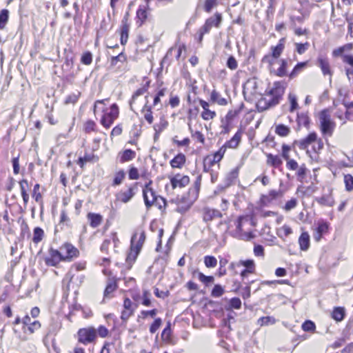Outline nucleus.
<instances>
[{"mask_svg":"<svg viewBox=\"0 0 353 353\" xmlns=\"http://www.w3.org/2000/svg\"><path fill=\"white\" fill-rule=\"evenodd\" d=\"M319 128L323 135L331 137L335 130L336 123L330 109H324L319 113Z\"/></svg>","mask_w":353,"mask_h":353,"instance_id":"obj_1","label":"nucleus"},{"mask_svg":"<svg viewBox=\"0 0 353 353\" xmlns=\"http://www.w3.org/2000/svg\"><path fill=\"white\" fill-rule=\"evenodd\" d=\"M145 240V234L143 230H138L131 238L130 252L128 254L126 261L128 263L134 262L140 252Z\"/></svg>","mask_w":353,"mask_h":353,"instance_id":"obj_2","label":"nucleus"},{"mask_svg":"<svg viewBox=\"0 0 353 353\" xmlns=\"http://www.w3.org/2000/svg\"><path fill=\"white\" fill-rule=\"evenodd\" d=\"M102 110L103 114L101 119L100 123L104 128L108 129L119 117V108L116 103H113L110 105L109 109L105 110V108H103Z\"/></svg>","mask_w":353,"mask_h":353,"instance_id":"obj_3","label":"nucleus"},{"mask_svg":"<svg viewBox=\"0 0 353 353\" xmlns=\"http://www.w3.org/2000/svg\"><path fill=\"white\" fill-rule=\"evenodd\" d=\"M77 340L83 345H88L94 343L97 339V330L93 327L81 328L78 330Z\"/></svg>","mask_w":353,"mask_h":353,"instance_id":"obj_4","label":"nucleus"},{"mask_svg":"<svg viewBox=\"0 0 353 353\" xmlns=\"http://www.w3.org/2000/svg\"><path fill=\"white\" fill-rule=\"evenodd\" d=\"M285 87L282 82L276 81L274 83L273 88L269 91V94L272 97L268 101L269 106L276 105L280 102L285 92Z\"/></svg>","mask_w":353,"mask_h":353,"instance_id":"obj_5","label":"nucleus"},{"mask_svg":"<svg viewBox=\"0 0 353 353\" xmlns=\"http://www.w3.org/2000/svg\"><path fill=\"white\" fill-rule=\"evenodd\" d=\"M225 152V149L224 147H221L213 155L206 157L203 161V171L210 172L212 170V168L218 164L222 159Z\"/></svg>","mask_w":353,"mask_h":353,"instance_id":"obj_6","label":"nucleus"},{"mask_svg":"<svg viewBox=\"0 0 353 353\" xmlns=\"http://www.w3.org/2000/svg\"><path fill=\"white\" fill-rule=\"evenodd\" d=\"M152 181H150L145 184L143 189V196L144 203L147 208H150L154 204V201L156 200L158 195L156 194L155 191L150 187Z\"/></svg>","mask_w":353,"mask_h":353,"instance_id":"obj_7","label":"nucleus"},{"mask_svg":"<svg viewBox=\"0 0 353 353\" xmlns=\"http://www.w3.org/2000/svg\"><path fill=\"white\" fill-rule=\"evenodd\" d=\"M61 261H64L63 254L52 248L50 249L49 256L45 259V263L48 266H56Z\"/></svg>","mask_w":353,"mask_h":353,"instance_id":"obj_8","label":"nucleus"},{"mask_svg":"<svg viewBox=\"0 0 353 353\" xmlns=\"http://www.w3.org/2000/svg\"><path fill=\"white\" fill-rule=\"evenodd\" d=\"M244 219L243 216H239L236 222V231L234 232V236L239 239L249 241L254 237V235L252 232H244L242 233V221Z\"/></svg>","mask_w":353,"mask_h":353,"instance_id":"obj_9","label":"nucleus"},{"mask_svg":"<svg viewBox=\"0 0 353 353\" xmlns=\"http://www.w3.org/2000/svg\"><path fill=\"white\" fill-rule=\"evenodd\" d=\"M222 21V16L220 13H215L214 16L206 19L204 25L202 26L204 32H209L212 27L219 28Z\"/></svg>","mask_w":353,"mask_h":353,"instance_id":"obj_10","label":"nucleus"},{"mask_svg":"<svg viewBox=\"0 0 353 353\" xmlns=\"http://www.w3.org/2000/svg\"><path fill=\"white\" fill-rule=\"evenodd\" d=\"M316 65L321 68V72L324 76H330V81H331V77L333 72L331 69L328 59L323 56H319L316 60Z\"/></svg>","mask_w":353,"mask_h":353,"instance_id":"obj_11","label":"nucleus"},{"mask_svg":"<svg viewBox=\"0 0 353 353\" xmlns=\"http://www.w3.org/2000/svg\"><path fill=\"white\" fill-rule=\"evenodd\" d=\"M61 252L64 256V261H70L72 258L77 257L79 250L72 244L65 243L61 248Z\"/></svg>","mask_w":353,"mask_h":353,"instance_id":"obj_12","label":"nucleus"},{"mask_svg":"<svg viewBox=\"0 0 353 353\" xmlns=\"http://www.w3.org/2000/svg\"><path fill=\"white\" fill-rule=\"evenodd\" d=\"M221 212L216 209L205 207L203 209V219L205 222L211 221L216 218H221Z\"/></svg>","mask_w":353,"mask_h":353,"instance_id":"obj_13","label":"nucleus"},{"mask_svg":"<svg viewBox=\"0 0 353 353\" xmlns=\"http://www.w3.org/2000/svg\"><path fill=\"white\" fill-rule=\"evenodd\" d=\"M317 135L315 132L310 133L305 138L296 141L294 144L298 145L301 150H305L307 146L316 141Z\"/></svg>","mask_w":353,"mask_h":353,"instance_id":"obj_14","label":"nucleus"},{"mask_svg":"<svg viewBox=\"0 0 353 353\" xmlns=\"http://www.w3.org/2000/svg\"><path fill=\"white\" fill-rule=\"evenodd\" d=\"M135 185L128 188L125 191H120L117 194V199L122 203H128L135 194Z\"/></svg>","mask_w":353,"mask_h":353,"instance_id":"obj_15","label":"nucleus"},{"mask_svg":"<svg viewBox=\"0 0 353 353\" xmlns=\"http://www.w3.org/2000/svg\"><path fill=\"white\" fill-rule=\"evenodd\" d=\"M190 182V179L188 176H181L176 174L170 179V183L172 188L174 189L176 187L183 188L186 186Z\"/></svg>","mask_w":353,"mask_h":353,"instance_id":"obj_16","label":"nucleus"},{"mask_svg":"<svg viewBox=\"0 0 353 353\" xmlns=\"http://www.w3.org/2000/svg\"><path fill=\"white\" fill-rule=\"evenodd\" d=\"M199 101L203 109L201 113L202 119L205 121L214 119L216 117V112L209 109V103L203 99H199Z\"/></svg>","mask_w":353,"mask_h":353,"instance_id":"obj_17","label":"nucleus"},{"mask_svg":"<svg viewBox=\"0 0 353 353\" xmlns=\"http://www.w3.org/2000/svg\"><path fill=\"white\" fill-rule=\"evenodd\" d=\"M128 13L125 14L124 18L122 20V26L121 28V43L122 45H125L128 39V32H129V25L127 23V17Z\"/></svg>","mask_w":353,"mask_h":353,"instance_id":"obj_18","label":"nucleus"},{"mask_svg":"<svg viewBox=\"0 0 353 353\" xmlns=\"http://www.w3.org/2000/svg\"><path fill=\"white\" fill-rule=\"evenodd\" d=\"M285 38L283 37L279 41L276 46L271 47V54H272L273 57L278 59L281 56L285 48Z\"/></svg>","mask_w":353,"mask_h":353,"instance_id":"obj_19","label":"nucleus"},{"mask_svg":"<svg viewBox=\"0 0 353 353\" xmlns=\"http://www.w3.org/2000/svg\"><path fill=\"white\" fill-rule=\"evenodd\" d=\"M87 217L90 221V225L93 228H96L99 226L103 221L102 216L97 213L89 212Z\"/></svg>","mask_w":353,"mask_h":353,"instance_id":"obj_20","label":"nucleus"},{"mask_svg":"<svg viewBox=\"0 0 353 353\" xmlns=\"http://www.w3.org/2000/svg\"><path fill=\"white\" fill-rule=\"evenodd\" d=\"M310 117L307 113L301 112L297 113L296 116V122L298 128L299 129L301 127H305L306 128H309L310 125Z\"/></svg>","mask_w":353,"mask_h":353,"instance_id":"obj_21","label":"nucleus"},{"mask_svg":"<svg viewBox=\"0 0 353 353\" xmlns=\"http://www.w3.org/2000/svg\"><path fill=\"white\" fill-rule=\"evenodd\" d=\"M316 201L319 204L321 205L332 207L334 204V199L331 192L327 194H324L321 197L316 198Z\"/></svg>","mask_w":353,"mask_h":353,"instance_id":"obj_22","label":"nucleus"},{"mask_svg":"<svg viewBox=\"0 0 353 353\" xmlns=\"http://www.w3.org/2000/svg\"><path fill=\"white\" fill-rule=\"evenodd\" d=\"M185 156L179 153L170 161V165L173 168H181L185 163Z\"/></svg>","mask_w":353,"mask_h":353,"instance_id":"obj_23","label":"nucleus"},{"mask_svg":"<svg viewBox=\"0 0 353 353\" xmlns=\"http://www.w3.org/2000/svg\"><path fill=\"white\" fill-rule=\"evenodd\" d=\"M97 160V157L92 152L85 153L83 157L79 158L77 163L81 168H83L84 164L90 162H94Z\"/></svg>","mask_w":353,"mask_h":353,"instance_id":"obj_24","label":"nucleus"},{"mask_svg":"<svg viewBox=\"0 0 353 353\" xmlns=\"http://www.w3.org/2000/svg\"><path fill=\"white\" fill-rule=\"evenodd\" d=\"M299 243L301 250L306 251L310 247V235L307 232H303L299 239Z\"/></svg>","mask_w":353,"mask_h":353,"instance_id":"obj_25","label":"nucleus"},{"mask_svg":"<svg viewBox=\"0 0 353 353\" xmlns=\"http://www.w3.org/2000/svg\"><path fill=\"white\" fill-rule=\"evenodd\" d=\"M307 65V61L298 63L288 74L289 78L292 79L296 77L306 68Z\"/></svg>","mask_w":353,"mask_h":353,"instance_id":"obj_26","label":"nucleus"},{"mask_svg":"<svg viewBox=\"0 0 353 353\" xmlns=\"http://www.w3.org/2000/svg\"><path fill=\"white\" fill-rule=\"evenodd\" d=\"M241 139V133L240 132H236V134L232 137V138L227 141L224 145L222 147H224L225 149L226 148H235L238 146L240 141Z\"/></svg>","mask_w":353,"mask_h":353,"instance_id":"obj_27","label":"nucleus"},{"mask_svg":"<svg viewBox=\"0 0 353 353\" xmlns=\"http://www.w3.org/2000/svg\"><path fill=\"white\" fill-rule=\"evenodd\" d=\"M283 191L281 190H270L267 195H263L261 198L263 202H269L271 200L275 199L276 198L283 196Z\"/></svg>","mask_w":353,"mask_h":353,"instance_id":"obj_28","label":"nucleus"},{"mask_svg":"<svg viewBox=\"0 0 353 353\" xmlns=\"http://www.w3.org/2000/svg\"><path fill=\"white\" fill-rule=\"evenodd\" d=\"M210 99L213 103H216L220 105H225L228 103L227 100L221 97L219 92H218L216 90H213L210 94Z\"/></svg>","mask_w":353,"mask_h":353,"instance_id":"obj_29","label":"nucleus"},{"mask_svg":"<svg viewBox=\"0 0 353 353\" xmlns=\"http://www.w3.org/2000/svg\"><path fill=\"white\" fill-rule=\"evenodd\" d=\"M148 101H147L145 105L143 108L142 112L143 113L144 119L149 124H152L154 121L152 112V106L148 105Z\"/></svg>","mask_w":353,"mask_h":353,"instance_id":"obj_30","label":"nucleus"},{"mask_svg":"<svg viewBox=\"0 0 353 353\" xmlns=\"http://www.w3.org/2000/svg\"><path fill=\"white\" fill-rule=\"evenodd\" d=\"M290 128L287 125L283 124H278L275 125V133L280 137H287L290 134Z\"/></svg>","mask_w":353,"mask_h":353,"instance_id":"obj_31","label":"nucleus"},{"mask_svg":"<svg viewBox=\"0 0 353 353\" xmlns=\"http://www.w3.org/2000/svg\"><path fill=\"white\" fill-rule=\"evenodd\" d=\"M117 288V284L114 281H109L104 290V299L110 298L111 294Z\"/></svg>","mask_w":353,"mask_h":353,"instance_id":"obj_32","label":"nucleus"},{"mask_svg":"<svg viewBox=\"0 0 353 353\" xmlns=\"http://www.w3.org/2000/svg\"><path fill=\"white\" fill-rule=\"evenodd\" d=\"M267 157H268L267 163L268 164L272 165L274 168L279 167L283 163L281 159L277 155H273L272 154H268L267 155Z\"/></svg>","mask_w":353,"mask_h":353,"instance_id":"obj_33","label":"nucleus"},{"mask_svg":"<svg viewBox=\"0 0 353 353\" xmlns=\"http://www.w3.org/2000/svg\"><path fill=\"white\" fill-rule=\"evenodd\" d=\"M136 153L131 149L125 150L121 155L120 161L124 163L135 158Z\"/></svg>","mask_w":353,"mask_h":353,"instance_id":"obj_34","label":"nucleus"},{"mask_svg":"<svg viewBox=\"0 0 353 353\" xmlns=\"http://www.w3.org/2000/svg\"><path fill=\"white\" fill-rule=\"evenodd\" d=\"M353 49L352 43H347L341 47L334 49L332 52L334 57L343 56V52L345 51H350Z\"/></svg>","mask_w":353,"mask_h":353,"instance_id":"obj_35","label":"nucleus"},{"mask_svg":"<svg viewBox=\"0 0 353 353\" xmlns=\"http://www.w3.org/2000/svg\"><path fill=\"white\" fill-rule=\"evenodd\" d=\"M345 316V310L343 307H335L332 312V317L336 321H341Z\"/></svg>","mask_w":353,"mask_h":353,"instance_id":"obj_36","label":"nucleus"},{"mask_svg":"<svg viewBox=\"0 0 353 353\" xmlns=\"http://www.w3.org/2000/svg\"><path fill=\"white\" fill-rule=\"evenodd\" d=\"M43 236H44V232H43V230L41 228H39V227H36L34 229V232H33L32 241L34 243L37 244L40 241H42Z\"/></svg>","mask_w":353,"mask_h":353,"instance_id":"obj_37","label":"nucleus"},{"mask_svg":"<svg viewBox=\"0 0 353 353\" xmlns=\"http://www.w3.org/2000/svg\"><path fill=\"white\" fill-rule=\"evenodd\" d=\"M288 61L285 59L281 60V65L275 72L278 77H283L287 75Z\"/></svg>","mask_w":353,"mask_h":353,"instance_id":"obj_38","label":"nucleus"},{"mask_svg":"<svg viewBox=\"0 0 353 353\" xmlns=\"http://www.w3.org/2000/svg\"><path fill=\"white\" fill-rule=\"evenodd\" d=\"M9 11L7 9H3L0 12V29L3 30L8 21Z\"/></svg>","mask_w":353,"mask_h":353,"instance_id":"obj_39","label":"nucleus"},{"mask_svg":"<svg viewBox=\"0 0 353 353\" xmlns=\"http://www.w3.org/2000/svg\"><path fill=\"white\" fill-rule=\"evenodd\" d=\"M137 17L141 21V24L145 21L147 19L146 6H139L137 11Z\"/></svg>","mask_w":353,"mask_h":353,"instance_id":"obj_40","label":"nucleus"},{"mask_svg":"<svg viewBox=\"0 0 353 353\" xmlns=\"http://www.w3.org/2000/svg\"><path fill=\"white\" fill-rule=\"evenodd\" d=\"M288 99L290 103V112H293L299 108V104L297 103V98L294 94L290 93L288 94Z\"/></svg>","mask_w":353,"mask_h":353,"instance_id":"obj_41","label":"nucleus"},{"mask_svg":"<svg viewBox=\"0 0 353 353\" xmlns=\"http://www.w3.org/2000/svg\"><path fill=\"white\" fill-rule=\"evenodd\" d=\"M292 229L287 225H284L283 227L277 230V234L281 238L286 237L292 234Z\"/></svg>","mask_w":353,"mask_h":353,"instance_id":"obj_42","label":"nucleus"},{"mask_svg":"<svg viewBox=\"0 0 353 353\" xmlns=\"http://www.w3.org/2000/svg\"><path fill=\"white\" fill-rule=\"evenodd\" d=\"M344 183L347 191L351 192L353 190V176L351 174H345Z\"/></svg>","mask_w":353,"mask_h":353,"instance_id":"obj_43","label":"nucleus"},{"mask_svg":"<svg viewBox=\"0 0 353 353\" xmlns=\"http://www.w3.org/2000/svg\"><path fill=\"white\" fill-rule=\"evenodd\" d=\"M83 129L86 133H90L91 132H96L97 131V124L92 120H88L84 123Z\"/></svg>","mask_w":353,"mask_h":353,"instance_id":"obj_44","label":"nucleus"},{"mask_svg":"<svg viewBox=\"0 0 353 353\" xmlns=\"http://www.w3.org/2000/svg\"><path fill=\"white\" fill-rule=\"evenodd\" d=\"M296 52L299 54H304L310 48V43L305 42L304 43H295Z\"/></svg>","mask_w":353,"mask_h":353,"instance_id":"obj_45","label":"nucleus"},{"mask_svg":"<svg viewBox=\"0 0 353 353\" xmlns=\"http://www.w3.org/2000/svg\"><path fill=\"white\" fill-rule=\"evenodd\" d=\"M168 125V121L163 119L161 118L160 121L158 123L154 125L153 128L155 132H162L164 130Z\"/></svg>","mask_w":353,"mask_h":353,"instance_id":"obj_46","label":"nucleus"},{"mask_svg":"<svg viewBox=\"0 0 353 353\" xmlns=\"http://www.w3.org/2000/svg\"><path fill=\"white\" fill-rule=\"evenodd\" d=\"M151 294L150 293L149 291L148 290H144L143 292V295H142V299H141V304L145 305V306H147V307H149L152 304V302H151Z\"/></svg>","mask_w":353,"mask_h":353,"instance_id":"obj_47","label":"nucleus"},{"mask_svg":"<svg viewBox=\"0 0 353 353\" xmlns=\"http://www.w3.org/2000/svg\"><path fill=\"white\" fill-rule=\"evenodd\" d=\"M261 325H273L276 322V319L273 316H263L258 320Z\"/></svg>","mask_w":353,"mask_h":353,"instance_id":"obj_48","label":"nucleus"},{"mask_svg":"<svg viewBox=\"0 0 353 353\" xmlns=\"http://www.w3.org/2000/svg\"><path fill=\"white\" fill-rule=\"evenodd\" d=\"M161 338L162 340L165 342L170 343L171 341V329L170 323H168L163 330L161 333Z\"/></svg>","mask_w":353,"mask_h":353,"instance_id":"obj_49","label":"nucleus"},{"mask_svg":"<svg viewBox=\"0 0 353 353\" xmlns=\"http://www.w3.org/2000/svg\"><path fill=\"white\" fill-rule=\"evenodd\" d=\"M239 265H241L244 267H245L246 270H248L251 272H254L255 271V264L253 260L248 259V260H241L239 261Z\"/></svg>","mask_w":353,"mask_h":353,"instance_id":"obj_50","label":"nucleus"},{"mask_svg":"<svg viewBox=\"0 0 353 353\" xmlns=\"http://www.w3.org/2000/svg\"><path fill=\"white\" fill-rule=\"evenodd\" d=\"M204 263L207 268H214L217 265V260L214 256H206L204 258Z\"/></svg>","mask_w":353,"mask_h":353,"instance_id":"obj_51","label":"nucleus"},{"mask_svg":"<svg viewBox=\"0 0 353 353\" xmlns=\"http://www.w3.org/2000/svg\"><path fill=\"white\" fill-rule=\"evenodd\" d=\"M125 176V173L123 170H120L118 172L116 173L114 181H113V185H120L123 180L124 179Z\"/></svg>","mask_w":353,"mask_h":353,"instance_id":"obj_52","label":"nucleus"},{"mask_svg":"<svg viewBox=\"0 0 353 353\" xmlns=\"http://www.w3.org/2000/svg\"><path fill=\"white\" fill-rule=\"evenodd\" d=\"M301 327L305 332H314L316 329L315 323L310 320L305 321Z\"/></svg>","mask_w":353,"mask_h":353,"instance_id":"obj_53","label":"nucleus"},{"mask_svg":"<svg viewBox=\"0 0 353 353\" xmlns=\"http://www.w3.org/2000/svg\"><path fill=\"white\" fill-rule=\"evenodd\" d=\"M148 90V88L146 86H143L141 88H139L132 95V100L130 101V106H131V108L132 109V103H134L135 102V100L136 99L139 97V96H141L143 95V94H145Z\"/></svg>","mask_w":353,"mask_h":353,"instance_id":"obj_54","label":"nucleus"},{"mask_svg":"<svg viewBox=\"0 0 353 353\" xmlns=\"http://www.w3.org/2000/svg\"><path fill=\"white\" fill-rule=\"evenodd\" d=\"M201 181V176H197L196 181L194 183L193 188L190 190V192H192L195 195L196 197L198 196L199 192L200 190Z\"/></svg>","mask_w":353,"mask_h":353,"instance_id":"obj_55","label":"nucleus"},{"mask_svg":"<svg viewBox=\"0 0 353 353\" xmlns=\"http://www.w3.org/2000/svg\"><path fill=\"white\" fill-rule=\"evenodd\" d=\"M188 125H189V130H190V132L192 133V138L197 140L198 141H199L201 143H204V141H205L204 135L199 131H196V132H193L190 123H188Z\"/></svg>","mask_w":353,"mask_h":353,"instance_id":"obj_56","label":"nucleus"},{"mask_svg":"<svg viewBox=\"0 0 353 353\" xmlns=\"http://www.w3.org/2000/svg\"><path fill=\"white\" fill-rule=\"evenodd\" d=\"M223 293H224V290L222 288V286L221 285L216 284L213 288L211 295L213 297L217 298V297L221 296L223 294Z\"/></svg>","mask_w":353,"mask_h":353,"instance_id":"obj_57","label":"nucleus"},{"mask_svg":"<svg viewBox=\"0 0 353 353\" xmlns=\"http://www.w3.org/2000/svg\"><path fill=\"white\" fill-rule=\"evenodd\" d=\"M198 277L200 281L203 283L205 285H208L214 281V277L212 276H205L202 272L198 273Z\"/></svg>","mask_w":353,"mask_h":353,"instance_id":"obj_58","label":"nucleus"},{"mask_svg":"<svg viewBox=\"0 0 353 353\" xmlns=\"http://www.w3.org/2000/svg\"><path fill=\"white\" fill-rule=\"evenodd\" d=\"M81 61L85 65H90L92 61V54L90 52H86L83 54Z\"/></svg>","mask_w":353,"mask_h":353,"instance_id":"obj_59","label":"nucleus"},{"mask_svg":"<svg viewBox=\"0 0 353 353\" xmlns=\"http://www.w3.org/2000/svg\"><path fill=\"white\" fill-rule=\"evenodd\" d=\"M226 65L232 70H234L238 68V63L233 56H230L228 59Z\"/></svg>","mask_w":353,"mask_h":353,"instance_id":"obj_60","label":"nucleus"},{"mask_svg":"<svg viewBox=\"0 0 353 353\" xmlns=\"http://www.w3.org/2000/svg\"><path fill=\"white\" fill-rule=\"evenodd\" d=\"M296 205H297V199L295 198H292L285 203L283 209L285 211H290L291 210L296 208Z\"/></svg>","mask_w":353,"mask_h":353,"instance_id":"obj_61","label":"nucleus"},{"mask_svg":"<svg viewBox=\"0 0 353 353\" xmlns=\"http://www.w3.org/2000/svg\"><path fill=\"white\" fill-rule=\"evenodd\" d=\"M161 323H162V321L160 318L156 319L154 320V321L152 323V324L150 325V332L152 334L155 333L158 330V329L160 327Z\"/></svg>","mask_w":353,"mask_h":353,"instance_id":"obj_62","label":"nucleus"},{"mask_svg":"<svg viewBox=\"0 0 353 353\" xmlns=\"http://www.w3.org/2000/svg\"><path fill=\"white\" fill-rule=\"evenodd\" d=\"M123 307L125 310L134 311V310L137 307V305H134L129 298H125L123 301Z\"/></svg>","mask_w":353,"mask_h":353,"instance_id":"obj_63","label":"nucleus"},{"mask_svg":"<svg viewBox=\"0 0 353 353\" xmlns=\"http://www.w3.org/2000/svg\"><path fill=\"white\" fill-rule=\"evenodd\" d=\"M318 232L321 233V234H324L327 233L328 230V224L326 222H319L318 223V227L316 229Z\"/></svg>","mask_w":353,"mask_h":353,"instance_id":"obj_64","label":"nucleus"}]
</instances>
